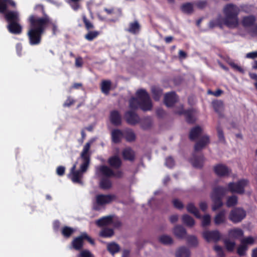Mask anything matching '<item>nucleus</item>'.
I'll return each instance as SVG.
<instances>
[{"instance_id": "nucleus-10", "label": "nucleus", "mask_w": 257, "mask_h": 257, "mask_svg": "<svg viewBox=\"0 0 257 257\" xmlns=\"http://www.w3.org/2000/svg\"><path fill=\"white\" fill-rule=\"evenodd\" d=\"M128 110L124 114V117L126 122L132 125H135L139 123L140 121V117L139 115L135 112L136 110Z\"/></svg>"}, {"instance_id": "nucleus-39", "label": "nucleus", "mask_w": 257, "mask_h": 257, "mask_svg": "<svg viewBox=\"0 0 257 257\" xmlns=\"http://www.w3.org/2000/svg\"><path fill=\"white\" fill-rule=\"evenodd\" d=\"M124 138L128 142H132L136 140V136L132 130H128L124 132Z\"/></svg>"}, {"instance_id": "nucleus-11", "label": "nucleus", "mask_w": 257, "mask_h": 257, "mask_svg": "<svg viewBox=\"0 0 257 257\" xmlns=\"http://www.w3.org/2000/svg\"><path fill=\"white\" fill-rule=\"evenodd\" d=\"M202 236L207 242L212 241L216 242L219 241L221 238V234L217 230L205 231L203 232Z\"/></svg>"}, {"instance_id": "nucleus-43", "label": "nucleus", "mask_w": 257, "mask_h": 257, "mask_svg": "<svg viewBox=\"0 0 257 257\" xmlns=\"http://www.w3.org/2000/svg\"><path fill=\"white\" fill-rule=\"evenodd\" d=\"M107 249L110 253L112 254H114L119 251L120 247L117 243L115 242H111L107 244Z\"/></svg>"}, {"instance_id": "nucleus-46", "label": "nucleus", "mask_w": 257, "mask_h": 257, "mask_svg": "<svg viewBox=\"0 0 257 257\" xmlns=\"http://www.w3.org/2000/svg\"><path fill=\"white\" fill-rule=\"evenodd\" d=\"M159 241L165 245L171 244L173 242L172 238L167 235H163L159 237Z\"/></svg>"}, {"instance_id": "nucleus-63", "label": "nucleus", "mask_w": 257, "mask_h": 257, "mask_svg": "<svg viewBox=\"0 0 257 257\" xmlns=\"http://www.w3.org/2000/svg\"><path fill=\"white\" fill-rule=\"evenodd\" d=\"M231 67V68L236 71H238L240 72V73H244V69L242 68V67L240 65H230Z\"/></svg>"}, {"instance_id": "nucleus-24", "label": "nucleus", "mask_w": 257, "mask_h": 257, "mask_svg": "<svg viewBox=\"0 0 257 257\" xmlns=\"http://www.w3.org/2000/svg\"><path fill=\"white\" fill-rule=\"evenodd\" d=\"M173 233L177 238L180 239L184 238L187 234L186 229L181 225H177L174 227Z\"/></svg>"}, {"instance_id": "nucleus-56", "label": "nucleus", "mask_w": 257, "mask_h": 257, "mask_svg": "<svg viewBox=\"0 0 257 257\" xmlns=\"http://www.w3.org/2000/svg\"><path fill=\"white\" fill-rule=\"evenodd\" d=\"M113 17L115 18L114 20H112V22H115L118 20L122 16V11L120 8L114 9L113 13H112Z\"/></svg>"}, {"instance_id": "nucleus-38", "label": "nucleus", "mask_w": 257, "mask_h": 257, "mask_svg": "<svg viewBox=\"0 0 257 257\" xmlns=\"http://www.w3.org/2000/svg\"><path fill=\"white\" fill-rule=\"evenodd\" d=\"M74 231L75 230L73 228L67 226H65L62 228L61 233L65 238H68L72 235Z\"/></svg>"}, {"instance_id": "nucleus-25", "label": "nucleus", "mask_w": 257, "mask_h": 257, "mask_svg": "<svg viewBox=\"0 0 257 257\" xmlns=\"http://www.w3.org/2000/svg\"><path fill=\"white\" fill-rule=\"evenodd\" d=\"M202 133V129L200 126L193 127L190 132L189 139L191 141H195L198 139Z\"/></svg>"}, {"instance_id": "nucleus-3", "label": "nucleus", "mask_w": 257, "mask_h": 257, "mask_svg": "<svg viewBox=\"0 0 257 257\" xmlns=\"http://www.w3.org/2000/svg\"><path fill=\"white\" fill-rule=\"evenodd\" d=\"M17 6V3L14 0H0V14L3 15L5 20L8 24L20 21L19 12L9 10V7L16 9Z\"/></svg>"}, {"instance_id": "nucleus-5", "label": "nucleus", "mask_w": 257, "mask_h": 257, "mask_svg": "<svg viewBox=\"0 0 257 257\" xmlns=\"http://www.w3.org/2000/svg\"><path fill=\"white\" fill-rule=\"evenodd\" d=\"M82 19L85 28L87 31V33L84 35V37L88 41H92L98 37L100 33L98 31L93 30L94 26L85 15H82Z\"/></svg>"}, {"instance_id": "nucleus-16", "label": "nucleus", "mask_w": 257, "mask_h": 257, "mask_svg": "<svg viewBox=\"0 0 257 257\" xmlns=\"http://www.w3.org/2000/svg\"><path fill=\"white\" fill-rule=\"evenodd\" d=\"M227 191V189L223 187L219 186L215 187L212 190L211 198H218L222 199V198L225 195Z\"/></svg>"}, {"instance_id": "nucleus-6", "label": "nucleus", "mask_w": 257, "mask_h": 257, "mask_svg": "<svg viewBox=\"0 0 257 257\" xmlns=\"http://www.w3.org/2000/svg\"><path fill=\"white\" fill-rule=\"evenodd\" d=\"M97 172H99L102 176L107 177H113L121 178L123 175V173L121 170H118L114 172L111 168L105 165H101L97 167Z\"/></svg>"}, {"instance_id": "nucleus-62", "label": "nucleus", "mask_w": 257, "mask_h": 257, "mask_svg": "<svg viewBox=\"0 0 257 257\" xmlns=\"http://www.w3.org/2000/svg\"><path fill=\"white\" fill-rule=\"evenodd\" d=\"M82 238H83L84 239L87 240L91 244L94 245V240L89 236L86 233H82Z\"/></svg>"}, {"instance_id": "nucleus-34", "label": "nucleus", "mask_w": 257, "mask_h": 257, "mask_svg": "<svg viewBox=\"0 0 257 257\" xmlns=\"http://www.w3.org/2000/svg\"><path fill=\"white\" fill-rule=\"evenodd\" d=\"M190 250L185 246L180 247L176 253V257H190Z\"/></svg>"}, {"instance_id": "nucleus-12", "label": "nucleus", "mask_w": 257, "mask_h": 257, "mask_svg": "<svg viewBox=\"0 0 257 257\" xmlns=\"http://www.w3.org/2000/svg\"><path fill=\"white\" fill-rule=\"evenodd\" d=\"M116 198L115 195L112 194H98L96 196V202L97 205L102 206L110 203Z\"/></svg>"}, {"instance_id": "nucleus-58", "label": "nucleus", "mask_w": 257, "mask_h": 257, "mask_svg": "<svg viewBox=\"0 0 257 257\" xmlns=\"http://www.w3.org/2000/svg\"><path fill=\"white\" fill-rule=\"evenodd\" d=\"M172 203L174 207H175L177 209H182L184 207V205L183 203L178 199H175L173 200Z\"/></svg>"}, {"instance_id": "nucleus-2", "label": "nucleus", "mask_w": 257, "mask_h": 257, "mask_svg": "<svg viewBox=\"0 0 257 257\" xmlns=\"http://www.w3.org/2000/svg\"><path fill=\"white\" fill-rule=\"evenodd\" d=\"M136 97H132L129 100V107L133 110L139 108L144 111L152 109L153 103L150 95L145 89H140L136 92Z\"/></svg>"}, {"instance_id": "nucleus-9", "label": "nucleus", "mask_w": 257, "mask_h": 257, "mask_svg": "<svg viewBox=\"0 0 257 257\" xmlns=\"http://www.w3.org/2000/svg\"><path fill=\"white\" fill-rule=\"evenodd\" d=\"M175 113L179 115H184L186 121L188 123L192 124L195 122L194 110L192 108L185 110L183 109V106H182L179 110L175 111Z\"/></svg>"}, {"instance_id": "nucleus-18", "label": "nucleus", "mask_w": 257, "mask_h": 257, "mask_svg": "<svg viewBox=\"0 0 257 257\" xmlns=\"http://www.w3.org/2000/svg\"><path fill=\"white\" fill-rule=\"evenodd\" d=\"M214 171L215 174L220 177L228 176L230 170L225 165L223 164H218L214 167Z\"/></svg>"}, {"instance_id": "nucleus-23", "label": "nucleus", "mask_w": 257, "mask_h": 257, "mask_svg": "<svg viewBox=\"0 0 257 257\" xmlns=\"http://www.w3.org/2000/svg\"><path fill=\"white\" fill-rule=\"evenodd\" d=\"M112 142L115 144L120 143L123 137L122 132L119 129H114L111 133Z\"/></svg>"}, {"instance_id": "nucleus-49", "label": "nucleus", "mask_w": 257, "mask_h": 257, "mask_svg": "<svg viewBox=\"0 0 257 257\" xmlns=\"http://www.w3.org/2000/svg\"><path fill=\"white\" fill-rule=\"evenodd\" d=\"M212 105L215 112L218 113L221 112L223 107V103L222 101L217 100L213 101Z\"/></svg>"}, {"instance_id": "nucleus-20", "label": "nucleus", "mask_w": 257, "mask_h": 257, "mask_svg": "<svg viewBox=\"0 0 257 257\" xmlns=\"http://www.w3.org/2000/svg\"><path fill=\"white\" fill-rule=\"evenodd\" d=\"M110 121L115 126L120 125L121 123V117L119 111L116 110H112L110 113Z\"/></svg>"}, {"instance_id": "nucleus-22", "label": "nucleus", "mask_w": 257, "mask_h": 257, "mask_svg": "<svg viewBox=\"0 0 257 257\" xmlns=\"http://www.w3.org/2000/svg\"><path fill=\"white\" fill-rule=\"evenodd\" d=\"M122 156L125 160L134 161L135 158V153L131 148L127 147L122 150Z\"/></svg>"}, {"instance_id": "nucleus-15", "label": "nucleus", "mask_w": 257, "mask_h": 257, "mask_svg": "<svg viewBox=\"0 0 257 257\" xmlns=\"http://www.w3.org/2000/svg\"><path fill=\"white\" fill-rule=\"evenodd\" d=\"M204 161V157L201 154L199 156L197 155L195 153L192 155V157L190 160L192 166L196 168H201L203 167Z\"/></svg>"}, {"instance_id": "nucleus-44", "label": "nucleus", "mask_w": 257, "mask_h": 257, "mask_svg": "<svg viewBox=\"0 0 257 257\" xmlns=\"http://www.w3.org/2000/svg\"><path fill=\"white\" fill-rule=\"evenodd\" d=\"M188 244L190 246L196 247L198 244V241L196 236L194 235H188L186 237Z\"/></svg>"}, {"instance_id": "nucleus-59", "label": "nucleus", "mask_w": 257, "mask_h": 257, "mask_svg": "<svg viewBox=\"0 0 257 257\" xmlns=\"http://www.w3.org/2000/svg\"><path fill=\"white\" fill-rule=\"evenodd\" d=\"M166 165L169 168H172L175 164L174 160L171 157H169L166 159Z\"/></svg>"}, {"instance_id": "nucleus-48", "label": "nucleus", "mask_w": 257, "mask_h": 257, "mask_svg": "<svg viewBox=\"0 0 257 257\" xmlns=\"http://www.w3.org/2000/svg\"><path fill=\"white\" fill-rule=\"evenodd\" d=\"M90 145V143L88 142L84 145L80 155L81 158H90V155L89 154Z\"/></svg>"}, {"instance_id": "nucleus-30", "label": "nucleus", "mask_w": 257, "mask_h": 257, "mask_svg": "<svg viewBox=\"0 0 257 257\" xmlns=\"http://www.w3.org/2000/svg\"><path fill=\"white\" fill-rule=\"evenodd\" d=\"M139 123L143 130H149L152 125V120L151 117L147 116L140 118Z\"/></svg>"}, {"instance_id": "nucleus-61", "label": "nucleus", "mask_w": 257, "mask_h": 257, "mask_svg": "<svg viewBox=\"0 0 257 257\" xmlns=\"http://www.w3.org/2000/svg\"><path fill=\"white\" fill-rule=\"evenodd\" d=\"M75 101L70 97L68 96L65 102L63 104L64 107H69L73 104Z\"/></svg>"}, {"instance_id": "nucleus-42", "label": "nucleus", "mask_w": 257, "mask_h": 257, "mask_svg": "<svg viewBox=\"0 0 257 257\" xmlns=\"http://www.w3.org/2000/svg\"><path fill=\"white\" fill-rule=\"evenodd\" d=\"M111 87V82L109 80H103L101 84V91L106 94L109 93Z\"/></svg>"}, {"instance_id": "nucleus-40", "label": "nucleus", "mask_w": 257, "mask_h": 257, "mask_svg": "<svg viewBox=\"0 0 257 257\" xmlns=\"http://www.w3.org/2000/svg\"><path fill=\"white\" fill-rule=\"evenodd\" d=\"M114 234V231L111 228H104L99 232V236L102 237H110Z\"/></svg>"}, {"instance_id": "nucleus-36", "label": "nucleus", "mask_w": 257, "mask_h": 257, "mask_svg": "<svg viewBox=\"0 0 257 257\" xmlns=\"http://www.w3.org/2000/svg\"><path fill=\"white\" fill-rule=\"evenodd\" d=\"M228 234L230 237L238 238L243 235V232L240 228H234L230 229L228 231Z\"/></svg>"}, {"instance_id": "nucleus-52", "label": "nucleus", "mask_w": 257, "mask_h": 257, "mask_svg": "<svg viewBox=\"0 0 257 257\" xmlns=\"http://www.w3.org/2000/svg\"><path fill=\"white\" fill-rule=\"evenodd\" d=\"M181 9L184 13L190 14L193 12V8L191 4L186 3L182 5Z\"/></svg>"}, {"instance_id": "nucleus-14", "label": "nucleus", "mask_w": 257, "mask_h": 257, "mask_svg": "<svg viewBox=\"0 0 257 257\" xmlns=\"http://www.w3.org/2000/svg\"><path fill=\"white\" fill-rule=\"evenodd\" d=\"M20 21L8 23L7 28L8 31L14 35H20L22 32L23 27L20 23Z\"/></svg>"}, {"instance_id": "nucleus-33", "label": "nucleus", "mask_w": 257, "mask_h": 257, "mask_svg": "<svg viewBox=\"0 0 257 257\" xmlns=\"http://www.w3.org/2000/svg\"><path fill=\"white\" fill-rule=\"evenodd\" d=\"M186 209L188 212L193 214L196 218H201L199 210L193 203H188L186 206Z\"/></svg>"}, {"instance_id": "nucleus-19", "label": "nucleus", "mask_w": 257, "mask_h": 257, "mask_svg": "<svg viewBox=\"0 0 257 257\" xmlns=\"http://www.w3.org/2000/svg\"><path fill=\"white\" fill-rule=\"evenodd\" d=\"M210 139L209 137L207 135H204L202 136L200 139L196 142L194 146V151L198 152L201 151L205 146L209 144Z\"/></svg>"}, {"instance_id": "nucleus-60", "label": "nucleus", "mask_w": 257, "mask_h": 257, "mask_svg": "<svg viewBox=\"0 0 257 257\" xmlns=\"http://www.w3.org/2000/svg\"><path fill=\"white\" fill-rule=\"evenodd\" d=\"M79 257H94V255L87 250H84L80 252Z\"/></svg>"}, {"instance_id": "nucleus-64", "label": "nucleus", "mask_w": 257, "mask_h": 257, "mask_svg": "<svg viewBox=\"0 0 257 257\" xmlns=\"http://www.w3.org/2000/svg\"><path fill=\"white\" fill-rule=\"evenodd\" d=\"M65 167L63 166H60L58 167L57 168V170H56V172H57V175L60 176H63L65 173Z\"/></svg>"}, {"instance_id": "nucleus-54", "label": "nucleus", "mask_w": 257, "mask_h": 257, "mask_svg": "<svg viewBox=\"0 0 257 257\" xmlns=\"http://www.w3.org/2000/svg\"><path fill=\"white\" fill-rule=\"evenodd\" d=\"M211 222L210 216L209 214H206L202 217V226L206 227L210 225Z\"/></svg>"}, {"instance_id": "nucleus-51", "label": "nucleus", "mask_w": 257, "mask_h": 257, "mask_svg": "<svg viewBox=\"0 0 257 257\" xmlns=\"http://www.w3.org/2000/svg\"><path fill=\"white\" fill-rule=\"evenodd\" d=\"M248 249L247 245L241 243V244L237 248V253L240 256H242L245 255L246 251Z\"/></svg>"}, {"instance_id": "nucleus-55", "label": "nucleus", "mask_w": 257, "mask_h": 257, "mask_svg": "<svg viewBox=\"0 0 257 257\" xmlns=\"http://www.w3.org/2000/svg\"><path fill=\"white\" fill-rule=\"evenodd\" d=\"M224 244L227 250L229 251H232L234 248L235 243L234 241H231L230 240H225Z\"/></svg>"}, {"instance_id": "nucleus-7", "label": "nucleus", "mask_w": 257, "mask_h": 257, "mask_svg": "<svg viewBox=\"0 0 257 257\" xmlns=\"http://www.w3.org/2000/svg\"><path fill=\"white\" fill-rule=\"evenodd\" d=\"M245 211L240 207H235L232 209L229 214V219L234 223L241 222L246 216Z\"/></svg>"}, {"instance_id": "nucleus-50", "label": "nucleus", "mask_w": 257, "mask_h": 257, "mask_svg": "<svg viewBox=\"0 0 257 257\" xmlns=\"http://www.w3.org/2000/svg\"><path fill=\"white\" fill-rule=\"evenodd\" d=\"M80 1L81 0H68L67 2L73 10L77 11L80 8Z\"/></svg>"}, {"instance_id": "nucleus-27", "label": "nucleus", "mask_w": 257, "mask_h": 257, "mask_svg": "<svg viewBox=\"0 0 257 257\" xmlns=\"http://www.w3.org/2000/svg\"><path fill=\"white\" fill-rule=\"evenodd\" d=\"M141 26L137 21L130 23L128 28L125 31L134 35H136L140 31Z\"/></svg>"}, {"instance_id": "nucleus-4", "label": "nucleus", "mask_w": 257, "mask_h": 257, "mask_svg": "<svg viewBox=\"0 0 257 257\" xmlns=\"http://www.w3.org/2000/svg\"><path fill=\"white\" fill-rule=\"evenodd\" d=\"M239 8L235 5L229 4L223 9L224 18L222 19L223 24L230 29L236 28L238 25V15Z\"/></svg>"}, {"instance_id": "nucleus-17", "label": "nucleus", "mask_w": 257, "mask_h": 257, "mask_svg": "<svg viewBox=\"0 0 257 257\" xmlns=\"http://www.w3.org/2000/svg\"><path fill=\"white\" fill-rule=\"evenodd\" d=\"M76 165L74 164L70 170L71 179L74 183L82 184L81 178L82 177V173L80 171L76 170Z\"/></svg>"}, {"instance_id": "nucleus-8", "label": "nucleus", "mask_w": 257, "mask_h": 257, "mask_svg": "<svg viewBox=\"0 0 257 257\" xmlns=\"http://www.w3.org/2000/svg\"><path fill=\"white\" fill-rule=\"evenodd\" d=\"M247 183L248 181L245 179L239 180L236 183L230 182L227 185V190L231 193L243 194L244 192V187Z\"/></svg>"}, {"instance_id": "nucleus-29", "label": "nucleus", "mask_w": 257, "mask_h": 257, "mask_svg": "<svg viewBox=\"0 0 257 257\" xmlns=\"http://www.w3.org/2000/svg\"><path fill=\"white\" fill-rule=\"evenodd\" d=\"M226 211L225 210H222L219 211L215 216L214 222L215 225H219L224 223L226 221L225 217Z\"/></svg>"}, {"instance_id": "nucleus-47", "label": "nucleus", "mask_w": 257, "mask_h": 257, "mask_svg": "<svg viewBox=\"0 0 257 257\" xmlns=\"http://www.w3.org/2000/svg\"><path fill=\"white\" fill-rule=\"evenodd\" d=\"M213 204L212 207V209L213 211H215L220 207H221L223 205V202L222 201V199L220 198H211Z\"/></svg>"}, {"instance_id": "nucleus-21", "label": "nucleus", "mask_w": 257, "mask_h": 257, "mask_svg": "<svg viewBox=\"0 0 257 257\" xmlns=\"http://www.w3.org/2000/svg\"><path fill=\"white\" fill-rule=\"evenodd\" d=\"M107 162L109 166L114 169H119L122 165L121 159L116 155L109 157Z\"/></svg>"}, {"instance_id": "nucleus-32", "label": "nucleus", "mask_w": 257, "mask_h": 257, "mask_svg": "<svg viewBox=\"0 0 257 257\" xmlns=\"http://www.w3.org/2000/svg\"><path fill=\"white\" fill-rule=\"evenodd\" d=\"M151 92L153 99L155 101H158L160 99V98L162 95L163 89L159 87L153 86L151 87Z\"/></svg>"}, {"instance_id": "nucleus-13", "label": "nucleus", "mask_w": 257, "mask_h": 257, "mask_svg": "<svg viewBox=\"0 0 257 257\" xmlns=\"http://www.w3.org/2000/svg\"><path fill=\"white\" fill-rule=\"evenodd\" d=\"M178 97L175 92H170L165 94L164 102L167 107H172L178 101Z\"/></svg>"}, {"instance_id": "nucleus-28", "label": "nucleus", "mask_w": 257, "mask_h": 257, "mask_svg": "<svg viewBox=\"0 0 257 257\" xmlns=\"http://www.w3.org/2000/svg\"><path fill=\"white\" fill-rule=\"evenodd\" d=\"M113 218L111 216H107L100 218L95 222L96 224L99 227H102L112 224Z\"/></svg>"}, {"instance_id": "nucleus-35", "label": "nucleus", "mask_w": 257, "mask_h": 257, "mask_svg": "<svg viewBox=\"0 0 257 257\" xmlns=\"http://www.w3.org/2000/svg\"><path fill=\"white\" fill-rule=\"evenodd\" d=\"M83 238H82V233L79 236L74 238L72 241V245L76 250H80L83 246Z\"/></svg>"}, {"instance_id": "nucleus-1", "label": "nucleus", "mask_w": 257, "mask_h": 257, "mask_svg": "<svg viewBox=\"0 0 257 257\" xmlns=\"http://www.w3.org/2000/svg\"><path fill=\"white\" fill-rule=\"evenodd\" d=\"M35 10H40L43 16L39 17L32 14L28 18L29 27L27 35L31 46H37L41 44L43 35L48 26L52 23L50 17L45 13L42 5H36Z\"/></svg>"}, {"instance_id": "nucleus-57", "label": "nucleus", "mask_w": 257, "mask_h": 257, "mask_svg": "<svg viewBox=\"0 0 257 257\" xmlns=\"http://www.w3.org/2000/svg\"><path fill=\"white\" fill-rule=\"evenodd\" d=\"M254 240L253 238L251 236H248L246 238L242 239L241 240V243L244 244L245 245H247V244H252L254 243Z\"/></svg>"}, {"instance_id": "nucleus-45", "label": "nucleus", "mask_w": 257, "mask_h": 257, "mask_svg": "<svg viewBox=\"0 0 257 257\" xmlns=\"http://www.w3.org/2000/svg\"><path fill=\"white\" fill-rule=\"evenodd\" d=\"M82 160V163L80 166V170L82 173L85 172L87 170L90 164V158H81Z\"/></svg>"}, {"instance_id": "nucleus-53", "label": "nucleus", "mask_w": 257, "mask_h": 257, "mask_svg": "<svg viewBox=\"0 0 257 257\" xmlns=\"http://www.w3.org/2000/svg\"><path fill=\"white\" fill-rule=\"evenodd\" d=\"M216 130L217 132L218 138L219 141L221 142H225V137L224 136V133L223 130L220 125H217L216 127Z\"/></svg>"}, {"instance_id": "nucleus-26", "label": "nucleus", "mask_w": 257, "mask_h": 257, "mask_svg": "<svg viewBox=\"0 0 257 257\" xmlns=\"http://www.w3.org/2000/svg\"><path fill=\"white\" fill-rule=\"evenodd\" d=\"M256 21L255 17L253 15L245 16L242 18L241 24L245 28L252 27L254 25Z\"/></svg>"}, {"instance_id": "nucleus-41", "label": "nucleus", "mask_w": 257, "mask_h": 257, "mask_svg": "<svg viewBox=\"0 0 257 257\" xmlns=\"http://www.w3.org/2000/svg\"><path fill=\"white\" fill-rule=\"evenodd\" d=\"M238 197L235 195H232L227 197L226 205L227 207H231L237 205Z\"/></svg>"}, {"instance_id": "nucleus-31", "label": "nucleus", "mask_w": 257, "mask_h": 257, "mask_svg": "<svg viewBox=\"0 0 257 257\" xmlns=\"http://www.w3.org/2000/svg\"><path fill=\"white\" fill-rule=\"evenodd\" d=\"M103 176L100 180V188L103 190L110 189L112 187V183L109 179L110 177H105V176Z\"/></svg>"}, {"instance_id": "nucleus-37", "label": "nucleus", "mask_w": 257, "mask_h": 257, "mask_svg": "<svg viewBox=\"0 0 257 257\" xmlns=\"http://www.w3.org/2000/svg\"><path fill=\"white\" fill-rule=\"evenodd\" d=\"M182 222L184 224L189 227H192L195 224L194 219L188 214H184L182 216Z\"/></svg>"}]
</instances>
